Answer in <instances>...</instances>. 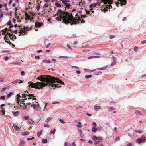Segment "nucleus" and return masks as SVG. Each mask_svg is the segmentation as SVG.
Instances as JSON below:
<instances>
[{"label":"nucleus","mask_w":146,"mask_h":146,"mask_svg":"<svg viewBox=\"0 0 146 146\" xmlns=\"http://www.w3.org/2000/svg\"><path fill=\"white\" fill-rule=\"evenodd\" d=\"M64 15L63 18V22L65 24H68L69 23L71 24V25L72 24H76L77 22L75 21L73 19V16L72 13H69L66 12H64V11L59 9L57 12L56 14L54 15V17H55L56 16Z\"/></svg>","instance_id":"f257e3e1"},{"label":"nucleus","mask_w":146,"mask_h":146,"mask_svg":"<svg viewBox=\"0 0 146 146\" xmlns=\"http://www.w3.org/2000/svg\"><path fill=\"white\" fill-rule=\"evenodd\" d=\"M42 82H50L51 83H58L65 85L64 82L60 79L49 75H41L36 78Z\"/></svg>","instance_id":"f03ea898"},{"label":"nucleus","mask_w":146,"mask_h":146,"mask_svg":"<svg viewBox=\"0 0 146 146\" xmlns=\"http://www.w3.org/2000/svg\"><path fill=\"white\" fill-rule=\"evenodd\" d=\"M28 83L30 84L29 86L35 89H42L43 88L47 86H50L48 84H46V83H43L42 82H38L36 83H33L30 82H28Z\"/></svg>","instance_id":"7ed1b4c3"},{"label":"nucleus","mask_w":146,"mask_h":146,"mask_svg":"<svg viewBox=\"0 0 146 146\" xmlns=\"http://www.w3.org/2000/svg\"><path fill=\"white\" fill-rule=\"evenodd\" d=\"M21 95L22 97L23 98H27V99H29L32 98V100H36V98L35 97V96H34L33 94H28L27 93H25L23 92H22Z\"/></svg>","instance_id":"20e7f679"},{"label":"nucleus","mask_w":146,"mask_h":146,"mask_svg":"<svg viewBox=\"0 0 146 146\" xmlns=\"http://www.w3.org/2000/svg\"><path fill=\"white\" fill-rule=\"evenodd\" d=\"M46 84H48L50 86H48L50 88H51L54 87L53 88L54 89V88H60L61 87L60 86H59V84H54V83H51L50 82H46Z\"/></svg>","instance_id":"39448f33"},{"label":"nucleus","mask_w":146,"mask_h":146,"mask_svg":"<svg viewBox=\"0 0 146 146\" xmlns=\"http://www.w3.org/2000/svg\"><path fill=\"white\" fill-rule=\"evenodd\" d=\"M32 27H31L29 28L27 27H23V28H21V30L20 31L19 33H20V34L19 35V36L21 35H24L25 34L24 33L23 34V33H24L25 32V31L26 30L27 31H29L31 29Z\"/></svg>","instance_id":"423d86ee"},{"label":"nucleus","mask_w":146,"mask_h":146,"mask_svg":"<svg viewBox=\"0 0 146 146\" xmlns=\"http://www.w3.org/2000/svg\"><path fill=\"white\" fill-rule=\"evenodd\" d=\"M146 137L145 136L142 135L141 138H139L136 140L138 144H141L142 142L145 140Z\"/></svg>","instance_id":"0eeeda50"},{"label":"nucleus","mask_w":146,"mask_h":146,"mask_svg":"<svg viewBox=\"0 0 146 146\" xmlns=\"http://www.w3.org/2000/svg\"><path fill=\"white\" fill-rule=\"evenodd\" d=\"M77 15H78L77 14H76V16H75L76 18H74L73 17V19H74V21H77V23H79V22H78V21H80V20L81 21V23H83L85 22V21L84 20V19H82V20H80V18L79 17H78V16L77 17ZM76 24H77V23Z\"/></svg>","instance_id":"6e6552de"},{"label":"nucleus","mask_w":146,"mask_h":146,"mask_svg":"<svg viewBox=\"0 0 146 146\" xmlns=\"http://www.w3.org/2000/svg\"><path fill=\"white\" fill-rule=\"evenodd\" d=\"M7 34L8 35V36H9V38L13 40V39H15L16 38L15 36L13 35V33H11L9 32V31L7 32Z\"/></svg>","instance_id":"1a4fd4ad"},{"label":"nucleus","mask_w":146,"mask_h":146,"mask_svg":"<svg viewBox=\"0 0 146 146\" xmlns=\"http://www.w3.org/2000/svg\"><path fill=\"white\" fill-rule=\"evenodd\" d=\"M105 4L108 3L109 4H111L113 3V0H101Z\"/></svg>","instance_id":"9d476101"},{"label":"nucleus","mask_w":146,"mask_h":146,"mask_svg":"<svg viewBox=\"0 0 146 146\" xmlns=\"http://www.w3.org/2000/svg\"><path fill=\"white\" fill-rule=\"evenodd\" d=\"M43 23L42 22L40 23L39 22H37L35 23V26L36 28H38L40 27H41L43 26Z\"/></svg>","instance_id":"9b49d317"},{"label":"nucleus","mask_w":146,"mask_h":146,"mask_svg":"<svg viewBox=\"0 0 146 146\" xmlns=\"http://www.w3.org/2000/svg\"><path fill=\"white\" fill-rule=\"evenodd\" d=\"M121 3L120 4V6H122L123 5H125L127 3L126 0H118Z\"/></svg>","instance_id":"f8f14e48"},{"label":"nucleus","mask_w":146,"mask_h":146,"mask_svg":"<svg viewBox=\"0 0 146 146\" xmlns=\"http://www.w3.org/2000/svg\"><path fill=\"white\" fill-rule=\"evenodd\" d=\"M58 16H58L56 18V19L58 21H61V19H61L62 18V20H63L62 22H63V17H64V15H62V16H60V15H59Z\"/></svg>","instance_id":"ddd939ff"},{"label":"nucleus","mask_w":146,"mask_h":146,"mask_svg":"<svg viewBox=\"0 0 146 146\" xmlns=\"http://www.w3.org/2000/svg\"><path fill=\"white\" fill-rule=\"evenodd\" d=\"M25 142L23 140H20V142L19 143V146H23L25 144Z\"/></svg>","instance_id":"4468645a"},{"label":"nucleus","mask_w":146,"mask_h":146,"mask_svg":"<svg viewBox=\"0 0 146 146\" xmlns=\"http://www.w3.org/2000/svg\"><path fill=\"white\" fill-rule=\"evenodd\" d=\"M14 129L16 131H19L20 130V128L17 125L15 124L13 125Z\"/></svg>","instance_id":"2eb2a0df"},{"label":"nucleus","mask_w":146,"mask_h":146,"mask_svg":"<svg viewBox=\"0 0 146 146\" xmlns=\"http://www.w3.org/2000/svg\"><path fill=\"white\" fill-rule=\"evenodd\" d=\"M27 103V102H26V103H24V104L23 105H20V106L22 107V109L23 110H25L27 109V106H26Z\"/></svg>","instance_id":"dca6fc26"},{"label":"nucleus","mask_w":146,"mask_h":146,"mask_svg":"<svg viewBox=\"0 0 146 146\" xmlns=\"http://www.w3.org/2000/svg\"><path fill=\"white\" fill-rule=\"evenodd\" d=\"M21 97V96L19 93L17 94V103L19 105H20L21 104V103H20V101H19V98Z\"/></svg>","instance_id":"f3484780"},{"label":"nucleus","mask_w":146,"mask_h":146,"mask_svg":"<svg viewBox=\"0 0 146 146\" xmlns=\"http://www.w3.org/2000/svg\"><path fill=\"white\" fill-rule=\"evenodd\" d=\"M98 1H97L94 4H91L90 6V7L92 8L93 7H96V6L98 4Z\"/></svg>","instance_id":"a211bd4d"},{"label":"nucleus","mask_w":146,"mask_h":146,"mask_svg":"<svg viewBox=\"0 0 146 146\" xmlns=\"http://www.w3.org/2000/svg\"><path fill=\"white\" fill-rule=\"evenodd\" d=\"M23 98L24 99H19V101H20V102H21L23 104H24V103H25V100L27 99V98Z\"/></svg>","instance_id":"6ab92c4d"},{"label":"nucleus","mask_w":146,"mask_h":146,"mask_svg":"<svg viewBox=\"0 0 146 146\" xmlns=\"http://www.w3.org/2000/svg\"><path fill=\"white\" fill-rule=\"evenodd\" d=\"M135 113L137 115H142V113L138 110H136L135 111Z\"/></svg>","instance_id":"aec40b11"},{"label":"nucleus","mask_w":146,"mask_h":146,"mask_svg":"<svg viewBox=\"0 0 146 146\" xmlns=\"http://www.w3.org/2000/svg\"><path fill=\"white\" fill-rule=\"evenodd\" d=\"M13 115L15 117L18 116L19 113V111H17L15 112H13Z\"/></svg>","instance_id":"412c9836"},{"label":"nucleus","mask_w":146,"mask_h":146,"mask_svg":"<svg viewBox=\"0 0 146 146\" xmlns=\"http://www.w3.org/2000/svg\"><path fill=\"white\" fill-rule=\"evenodd\" d=\"M25 19L26 20H30V16H29L28 14L27 13H25Z\"/></svg>","instance_id":"4be33fe9"},{"label":"nucleus","mask_w":146,"mask_h":146,"mask_svg":"<svg viewBox=\"0 0 146 146\" xmlns=\"http://www.w3.org/2000/svg\"><path fill=\"white\" fill-rule=\"evenodd\" d=\"M100 107L99 106H95L94 107V110L96 111H98V110H100Z\"/></svg>","instance_id":"5701e85b"},{"label":"nucleus","mask_w":146,"mask_h":146,"mask_svg":"<svg viewBox=\"0 0 146 146\" xmlns=\"http://www.w3.org/2000/svg\"><path fill=\"white\" fill-rule=\"evenodd\" d=\"M55 129L54 128V129L51 130L50 131V134L51 135L52 134H54L55 132Z\"/></svg>","instance_id":"b1692460"},{"label":"nucleus","mask_w":146,"mask_h":146,"mask_svg":"<svg viewBox=\"0 0 146 146\" xmlns=\"http://www.w3.org/2000/svg\"><path fill=\"white\" fill-rule=\"evenodd\" d=\"M43 62L45 63H51V61L49 60H43Z\"/></svg>","instance_id":"393cba45"},{"label":"nucleus","mask_w":146,"mask_h":146,"mask_svg":"<svg viewBox=\"0 0 146 146\" xmlns=\"http://www.w3.org/2000/svg\"><path fill=\"white\" fill-rule=\"evenodd\" d=\"M28 123L29 124H32L33 123V121H32V119H29L28 120Z\"/></svg>","instance_id":"a878e982"},{"label":"nucleus","mask_w":146,"mask_h":146,"mask_svg":"<svg viewBox=\"0 0 146 146\" xmlns=\"http://www.w3.org/2000/svg\"><path fill=\"white\" fill-rule=\"evenodd\" d=\"M102 73V72L100 71H96L94 73V75H97L100 74Z\"/></svg>","instance_id":"bb28decb"},{"label":"nucleus","mask_w":146,"mask_h":146,"mask_svg":"<svg viewBox=\"0 0 146 146\" xmlns=\"http://www.w3.org/2000/svg\"><path fill=\"white\" fill-rule=\"evenodd\" d=\"M51 119V118L50 117H48L45 120V122H48Z\"/></svg>","instance_id":"cd10ccee"},{"label":"nucleus","mask_w":146,"mask_h":146,"mask_svg":"<svg viewBox=\"0 0 146 146\" xmlns=\"http://www.w3.org/2000/svg\"><path fill=\"white\" fill-rule=\"evenodd\" d=\"M65 146H71V144L69 143L66 142L64 144Z\"/></svg>","instance_id":"c85d7f7f"},{"label":"nucleus","mask_w":146,"mask_h":146,"mask_svg":"<svg viewBox=\"0 0 146 146\" xmlns=\"http://www.w3.org/2000/svg\"><path fill=\"white\" fill-rule=\"evenodd\" d=\"M61 1L62 3L64 4L66 6L68 5V3L66 2L64 0H60Z\"/></svg>","instance_id":"c756f323"},{"label":"nucleus","mask_w":146,"mask_h":146,"mask_svg":"<svg viewBox=\"0 0 146 146\" xmlns=\"http://www.w3.org/2000/svg\"><path fill=\"white\" fill-rule=\"evenodd\" d=\"M76 126L80 128L82 127V125L80 122H78V124L76 125Z\"/></svg>","instance_id":"7c9ffc66"},{"label":"nucleus","mask_w":146,"mask_h":146,"mask_svg":"<svg viewBox=\"0 0 146 146\" xmlns=\"http://www.w3.org/2000/svg\"><path fill=\"white\" fill-rule=\"evenodd\" d=\"M107 67V66H105V67H102V68H98V69L102 70H105L106 69V68Z\"/></svg>","instance_id":"2f4dec72"},{"label":"nucleus","mask_w":146,"mask_h":146,"mask_svg":"<svg viewBox=\"0 0 146 146\" xmlns=\"http://www.w3.org/2000/svg\"><path fill=\"white\" fill-rule=\"evenodd\" d=\"M55 5L56 6L58 7H61V5L58 3H56L55 4Z\"/></svg>","instance_id":"473e14b6"},{"label":"nucleus","mask_w":146,"mask_h":146,"mask_svg":"<svg viewBox=\"0 0 146 146\" xmlns=\"http://www.w3.org/2000/svg\"><path fill=\"white\" fill-rule=\"evenodd\" d=\"M29 133L28 132H23L22 134L23 135H29Z\"/></svg>","instance_id":"72a5a7b5"},{"label":"nucleus","mask_w":146,"mask_h":146,"mask_svg":"<svg viewBox=\"0 0 146 146\" xmlns=\"http://www.w3.org/2000/svg\"><path fill=\"white\" fill-rule=\"evenodd\" d=\"M92 130L93 132H96L97 131V129L95 127H93L92 128Z\"/></svg>","instance_id":"f704fd0d"},{"label":"nucleus","mask_w":146,"mask_h":146,"mask_svg":"<svg viewBox=\"0 0 146 146\" xmlns=\"http://www.w3.org/2000/svg\"><path fill=\"white\" fill-rule=\"evenodd\" d=\"M92 76L91 75H86L85 76V77L86 79H88L92 77Z\"/></svg>","instance_id":"c9c22d12"},{"label":"nucleus","mask_w":146,"mask_h":146,"mask_svg":"<svg viewBox=\"0 0 146 146\" xmlns=\"http://www.w3.org/2000/svg\"><path fill=\"white\" fill-rule=\"evenodd\" d=\"M92 139L94 141L97 140V138L95 136H93L92 138Z\"/></svg>","instance_id":"e433bc0d"},{"label":"nucleus","mask_w":146,"mask_h":146,"mask_svg":"<svg viewBox=\"0 0 146 146\" xmlns=\"http://www.w3.org/2000/svg\"><path fill=\"white\" fill-rule=\"evenodd\" d=\"M7 35L8 34H6L5 35V36L4 37V39L5 40H8L9 41V39L7 38V37L8 36H8Z\"/></svg>","instance_id":"4c0bfd02"},{"label":"nucleus","mask_w":146,"mask_h":146,"mask_svg":"<svg viewBox=\"0 0 146 146\" xmlns=\"http://www.w3.org/2000/svg\"><path fill=\"white\" fill-rule=\"evenodd\" d=\"M109 110H115V108L113 107H110L108 108Z\"/></svg>","instance_id":"58836bf2"},{"label":"nucleus","mask_w":146,"mask_h":146,"mask_svg":"<svg viewBox=\"0 0 146 146\" xmlns=\"http://www.w3.org/2000/svg\"><path fill=\"white\" fill-rule=\"evenodd\" d=\"M116 63V60H114L111 64V66H113Z\"/></svg>","instance_id":"ea45409f"},{"label":"nucleus","mask_w":146,"mask_h":146,"mask_svg":"<svg viewBox=\"0 0 146 146\" xmlns=\"http://www.w3.org/2000/svg\"><path fill=\"white\" fill-rule=\"evenodd\" d=\"M92 9H93V8H91L90 10L88 11V13H87V10L86 9V13H87V14H90V12L92 10Z\"/></svg>","instance_id":"a19ab883"},{"label":"nucleus","mask_w":146,"mask_h":146,"mask_svg":"<svg viewBox=\"0 0 146 146\" xmlns=\"http://www.w3.org/2000/svg\"><path fill=\"white\" fill-rule=\"evenodd\" d=\"M47 139H43L42 140V143H47Z\"/></svg>","instance_id":"79ce46f5"},{"label":"nucleus","mask_w":146,"mask_h":146,"mask_svg":"<svg viewBox=\"0 0 146 146\" xmlns=\"http://www.w3.org/2000/svg\"><path fill=\"white\" fill-rule=\"evenodd\" d=\"M42 130H41V131H40V132H38L37 133V136L38 137H39V136H40L41 133H42Z\"/></svg>","instance_id":"37998d69"},{"label":"nucleus","mask_w":146,"mask_h":146,"mask_svg":"<svg viewBox=\"0 0 146 146\" xmlns=\"http://www.w3.org/2000/svg\"><path fill=\"white\" fill-rule=\"evenodd\" d=\"M9 31H11V32H13L15 34L17 33V30H14L13 31H11V29H10Z\"/></svg>","instance_id":"c03bdc74"},{"label":"nucleus","mask_w":146,"mask_h":146,"mask_svg":"<svg viewBox=\"0 0 146 146\" xmlns=\"http://www.w3.org/2000/svg\"><path fill=\"white\" fill-rule=\"evenodd\" d=\"M19 81V80H18V79L12 82V83L14 84H15L17 82H18Z\"/></svg>","instance_id":"a18cd8bd"},{"label":"nucleus","mask_w":146,"mask_h":146,"mask_svg":"<svg viewBox=\"0 0 146 146\" xmlns=\"http://www.w3.org/2000/svg\"><path fill=\"white\" fill-rule=\"evenodd\" d=\"M92 126L95 127H96L97 126L96 124L94 122H93L92 123Z\"/></svg>","instance_id":"49530a36"},{"label":"nucleus","mask_w":146,"mask_h":146,"mask_svg":"<svg viewBox=\"0 0 146 146\" xmlns=\"http://www.w3.org/2000/svg\"><path fill=\"white\" fill-rule=\"evenodd\" d=\"M13 92H11L9 94H8L7 95V96L8 97H10L12 94H13Z\"/></svg>","instance_id":"de8ad7c7"},{"label":"nucleus","mask_w":146,"mask_h":146,"mask_svg":"<svg viewBox=\"0 0 146 146\" xmlns=\"http://www.w3.org/2000/svg\"><path fill=\"white\" fill-rule=\"evenodd\" d=\"M44 126L45 127H49L50 126L48 124L45 123L44 124Z\"/></svg>","instance_id":"09e8293b"},{"label":"nucleus","mask_w":146,"mask_h":146,"mask_svg":"<svg viewBox=\"0 0 146 146\" xmlns=\"http://www.w3.org/2000/svg\"><path fill=\"white\" fill-rule=\"evenodd\" d=\"M101 9L102 11L104 12H106L108 11V10L105 8H104L103 9Z\"/></svg>","instance_id":"8fccbe9b"},{"label":"nucleus","mask_w":146,"mask_h":146,"mask_svg":"<svg viewBox=\"0 0 146 146\" xmlns=\"http://www.w3.org/2000/svg\"><path fill=\"white\" fill-rule=\"evenodd\" d=\"M70 4H68V5L66 6L65 8L66 9L67 8V9H68L70 8Z\"/></svg>","instance_id":"3c124183"},{"label":"nucleus","mask_w":146,"mask_h":146,"mask_svg":"<svg viewBox=\"0 0 146 146\" xmlns=\"http://www.w3.org/2000/svg\"><path fill=\"white\" fill-rule=\"evenodd\" d=\"M31 106L32 107H33V108H34V109L35 108V107L36 106V104H34L33 105H32Z\"/></svg>","instance_id":"603ef678"},{"label":"nucleus","mask_w":146,"mask_h":146,"mask_svg":"<svg viewBox=\"0 0 146 146\" xmlns=\"http://www.w3.org/2000/svg\"><path fill=\"white\" fill-rule=\"evenodd\" d=\"M86 17V15H81V18H85Z\"/></svg>","instance_id":"864d4df0"},{"label":"nucleus","mask_w":146,"mask_h":146,"mask_svg":"<svg viewBox=\"0 0 146 146\" xmlns=\"http://www.w3.org/2000/svg\"><path fill=\"white\" fill-rule=\"evenodd\" d=\"M115 37V35H111L110 36V39H111Z\"/></svg>","instance_id":"5fc2aeb1"},{"label":"nucleus","mask_w":146,"mask_h":146,"mask_svg":"<svg viewBox=\"0 0 146 146\" xmlns=\"http://www.w3.org/2000/svg\"><path fill=\"white\" fill-rule=\"evenodd\" d=\"M59 121L60 122H61L62 123V124H64L65 123V122L62 119H60L59 120Z\"/></svg>","instance_id":"6e6d98bb"},{"label":"nucleus","mask_w":146,"mask_h":146,"mask_svg":"<svg viewBox=\"0 0 146 146\" xmlns=\"http://www.w3.org/2000/svg\"><path fill=\"white\" fill-rule=\"evenodd\" d=\"M120 137H117L115 139V141H119L120 140Z\"/></svg>","instance_id":"4d7b16f0"},{"label":"nucleus","mask_w":146,"mask_h":146,"mask_svg":"<svg viewBox=\"0 0 146 146\" xmlns=\"http://www.w3.org/2000/svg\"><path fill=\"white\" fill-rule=\"evenodd\" d=\"M100 143V142L99 141H96L94 143V144L95 145H97Z\"/></svg>","instance_id":"13d9d810"},{"label":"nucleus","mask_w":146,"mask_h":146,"mask_svg":"<svg viewBox=\"0 0 146 146\" xmlns=\"http://www.w3.org/2000/svg\"><path fill=\"white\" fill-rule=\"evenodd\" d=\"M34 139V137H32L31 138H27V140L28 141H30Z\"/></svg>","instance_id":"bf43d9fd"},{"label":"nucleus","mask_w":146,"mask_h":146,"mask_svg":"<svg viewBox=\"0 0 146 146\" xmlns=\"http://www.w3.org/2000/svg\"><path fill=\"white\" fill-rule=\"evenodd\" d=\"M40 9V6L38 4L36 8V9L38 11H39Z\"/></svg>","instance_id":"052dcab7"},{"label":"nucleus","mask_w":146,"mask_h":146,"mask_svg":"<svg viewBox=\"0 0 146 146\" xmlns=\"http://www.w3.org/2000/svg\"><path fill=\"white\" fill-rule=\"evenodd\" d=\"M11 21L10 20H9V21H8V22H7V25H11Z\"/></svg>","instance_id":"680f3d73"},{"label":"nucleus","mask_w":146,"mask_h":146,"mask_svg":"<svg viewBox=\"0 0 146 146\" xmlns=\"http://www.w3.org/2000/svg\"><path fill=\"white\" fill-rule=\"evenodd\" d=\"M138 49V47H136V46H135L134 47V50L135 51H137V50Z\"/></svg>","instance_id":"e2e57ef3"},{"label":"nucleus","mask_w":146,"mask_h":146,"mask_svg":"<svg viewBox=\"0 0 146 146\" xmlns=\"http://www.w3.org/2000/svg\"><path fill=\"white\" fill-rule=\"evenodd\" d=\"M135 132L136 133H141L142 132V130H138L135 131Z\"/></svg>","instance_id":"0e129e2a"},{"label":"nucleus","mask_w":146,"mask_h":146,"mask_svg":"<svg viewBox=\"0 0 146 146\" xmlns=\"http://www.w3.org/2000/svg\"><path fill=\"white\" fill-rule=\"evenodd\" d=\"M21 75L23 76L25 74V72L24 71H22L21 72Z\"/></svg>","instance_id":"69168bd1"},{"label":"nucleus","mask_w":146,"mask_h":146,"mask_svg":"<svg viewBox=\"0 0 146 146\" xmlns=\"http://www.w3.org/2000/svg\"><path fill=\"white\" fill-rule=\"evenodd\" d=\"M48 7V5L47 4H44V5L43 6L44 8H46Z\"/></svg>","instance_id":"338daca9"},{"label":"nucleus","mask_w":146,"mask_h":146,"mask_svg":"<svg viewBox=\"0 0 146 146\" xmlns=\"http://www.w3.org/2000/svg\"><path fill=\"white\" fill-rule=\"evenodd\" d=\"M141 43L142 44H144L146 43V40H144L142 41H141Z\"/></svg>","instance_id":"774afa93"}]
</instances>
